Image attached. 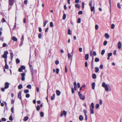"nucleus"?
Returning <instances> with one entry per match:
<instances>
[{
	"instance_id": "c9c22d12",
	"label": "nucleus",
	"mask_w": 122,
	"mask_h": 122,
	"mask_svg": "<svg viewBox=\"0 0 122 122\" xmlns=\"http://www.w3.org/2000/svg\"><path fill=\"white\" fill-rule=\"evenodd\" d=\"M10 54L11 58V59L12 60L13 57V56H14L13 54L12 53H10Z\"/></svg>"
},
{
	"instance_id": "aec40b11",
	"label": "nucleus",
	"mask_w": 122,
	"mask_h": 122,
	"mask_svg": "<svg viewBox=\"0 0 122 122\" xmlns=\"http://www.w3.org/2000/svg\"><path fill=\"white\" fill-rule=\"evenodd\" d=\"M28 117L27 116L25 117H24V121H26L28 119Z\"/></svg>"
},
{
	"instance_id": "c756f323",
	"label": "nucleus",
	"mask_w": 122,
	"mask_h": 122,
	"mask_svg": "<svg viewBox=\"0 0 122 122\" xmlns=\"http://www.w3.org/2000/svg\"><path fill=\"white\" fill-rule=\"evenodd\" d=\"M16 62L17 64H18L20 62V60L18 59H16Z\"/></svg>"
},
{
	"instance_id": "473e14b6",
	"label": "nucleus",
	"mask_w": 122,
	"mask_h": 122,
	"mask_svg": "<svg viewBox=\"0 0 122 122\" xmlns=\"http://www.w3.org/2000/svg\"><path fill=\"white\" fill-rule=\"evenodd\" d=\"M99 106V105L98 104H97L96 106V109H98V108Z\"/></svg>"
},
{
	"instance_id": "6e6552de",
	"label": "nucleus",
	"mask_w": 122,
	"mask_h": 122,
	"mask_svg": "<svg viewBox=\"0 0 122 122\" xmlns=\"http://www.w3.org/2000/svg\"><path fill=\"white\" fill-rule=\"evenodd\" d=\"M73 55V54H72V55H70V54H69V53H68V59H69L70 58V57H71V61L70 64V65H71V61H72V56Z\"/></svg>"
},
{
	"instance_id": "dca6fc26",
	"label": "nucleus",
	"mask_w": 122,
	"mask_h": 122,
	"mask_svg": "<svg viewBox=\"0 0 122 122\" xmlns=\"http://www.w3.org/2000/svg\"><path fill=\"white\" fill-rule=\"evenodd\" d=\"M95 72L96 73H97L98 72L99 70V68L98 67H95Z\"/></svg>"
},
{
	"instance_id": "de8ad7c7",
	"label": "nucleus",
	"mask_w": 122,
	"mask_h": 122,
	"mask_svg": "<svg viewBox=\"0 0 122 122\" xmlns=\"http://www.w3.org/2000/svg\"><path fill=\"white\" fill-rule=\"evenodd\" d=\"M83 13L82 12V11H79L78 12V14L79 15H81Z\"/></svg>"
},
{
	"instance_id": "2f4dec72",
	"label": "nucleus",
	"mask_w": 122,
	"mask_h": 122,
	"mask_svg": "<svg viewBox=\"0 0 122 122\" xmlns=\"http://www.w3.org/2000/svg\"><path fill=\"white\" fill-rule=\"evenodd\" d=\"M40 115L41 117H43L44 116V113L42 112H41L40 113Z\"/></svg>"
},
{
	"instance_id": "4be33fe9",
	"label": "nucleus",
	"mask_w": 122,
	"mask_h": 122,
	"mask_svg": "<svg viewBox=\"0 0 122 122\" xmlns=\"http://www.w3.org/2000/svg\"><path fill=\"white\" fill-rule=\"evenodd\" d=\"M92 0H91L89 2V6L90 7L92 6Z\"/></svg>"
},
{
	"instance_id": "e2e57ef3",
	"label": "nucleus",
	"mask_w": 122,
	"mask_h": 122,
	"mask_svg": "<svg viewBox=\"0 0 122 122\" xmlns=\"http://www.w3.org/2000/svg\"><path fill=\"white\" fill-rule=\"evenodd\" d=\"M100 68L101 69H102L103 68V66L102 65H101L100 66Z\"/></svg>"
},
{
	"instance_id": "72a5a7b5",
	"label": "nucleus",
	"mask_w": 122,
	"mask_h": 122,
	"mask_svg": "<svg viewBox=\"0 0 122 122\" xmlns=\"http://www.w3.org/2000/svg\"><path fill=\"white\" fill-rule=\"evenodd\" d=\"M75 6L77 8H79L80 7V5L79 4H76L75 5Z\"/></svg>"
},
{
	"instance_id": "f8f14e48",
	"label": "nucleus",
	"mask_w": 122,
	"mask_h": 122,
	"mask_svg": "<svg viewBox=\"0 0 122 122\" xmlns=\"http://www.w3.org/2000/svg\"><path fill=\"white\" fill-rule=\"evenodd\" d=\"M91 11H93L94 13H95V11L94 10V6L91 7Z\"/></svg>"
},
{
	"instance_id": "bb28decb",
	"label": "nucleus",
	"mask_w": 122,
	"mask_h": 122,
	"mask_svg": "<svg viewBox=\"0 0 122 122\" xmlns=\"http://www.w3.org/2000/svg\"><path fill=\"white\" fill-rule=\"evenodd\" d=\"M22 85L21 84H20L18 86V88L19 89H20L22 88Z\"/></svg>"
},
{
	"instance_id": "c85d7f7f",
	"label": "nucleus",
	"mask_w": 122,
	"mask_h": 122,
	"mask_svg": "<svg viewBox=\"0 0 122 122\" xmlns=\"http://www.w3.org/2000/svg\"><path fill=\"white\" fill-rule=\"evenodd\" d=\"M27 88H30V89H31V86L30 84L28 85L27 86Z\"/></svg>"
},
{
	"instance_id": "bf43d9fd",
	"label": "nucleus",
	"mask_w": 122,
	"mask_h": 122,
	"mask_svg": "<svg viewBox=\"0 0 122 122\" xmlns=\"http://www.w3.org/2000/svg\"><path fill=\"white\" fill-rule=\"evenodd\" d=\"M55 63L56 65H58L59 63V61H55Z\"/></svg>"
},
{
	"instance_id": "f03ea898",
	"label": "nucleus",
	"mask_w": 122,
	"mask_h": 122,
	"mask_svg": "<svg viewBox=\"0 0 122 122\" xmlns=\"http://www.w3.org/2000/svg\"><path fill=\"white\" fill-rule=\"evenodd\" d=\"M78 94L80 99L82 100H84L85 99L84 96L80 92H78Z\"/></svg>"
},
{
	"instance_id": "a18cd8bd",
	"label": "nucleus",
	"mask_w": 122,
	"mask_h": 122,
	"mask_svg": "<svg viewBox=\"0 0 122 122\" xmlns=\"http://www.w3.org/2000/svg\"><path fill=\"white\" fill-rule=\"evenodd\" d=\"M115 27V25L114 24H112L111 25V28L112 29H113Z\"/></svg>"
},
{
	"instance_id": "393cba45",
	"label": "nucleus",
	"mask_w": 122,
	"mask_h": 122,
	"mask_svg": "<svg viewBox=\"0 0 122 122\" xmlns=\"http://www.w3.org/2000/svg\"><path fill=\"white\" fill-rule=\"evenodd\" d=\"M68 34L71 35V31L70 29H68Z\"/></svg>"
},
{
	"instance_id": "680f3d73",
	"label": "nucleus",
	"mask_w": 122,
	"mask_h": 122,
	"mask_svg": "<svg viewBox=\"0 0 122 122\" xmlns=\"http://www.w3.org/2000/svg\"><path fill=\"white\" fill-rule=\"evenodd\" d=\"M82 8L83 9L84 7V2H83L82 3Z\"/></svg>"
},
{
	"instance_id": "3c124183",
	"label": "nucleus",
	"mask_w": 122,
	"mask_h": 122,
	"mask_svg": "<svg viewBox=\"0 0 122 122\" xmlns=\"http://www.w3.org/2000/svg\"><path fill=\"white\" fill-rule=\"evenodd\" d=\"M107 43V42L106 41H105L103 43V45L104 46L106 45Z\"/></svg>"
},
{
	"instance_id": "774afa93",
	"label": "nucleus",
	"mask_w": 122,
	"mask_h": 122,
	"mask_svg": "<svg viewBox=\"0 0 122 122\" xmlns=\"http://www.w3.org/2000/svg\"><path fill=\"white\" fill-rule=\"evenodd\" d=\"M39 32H41L42 31V29L40 27L39 28Z\"/></svg>"
},
{
	"instance_id": "a211bd4d",
	"label": "nucleus",
	"mask_w": 122,
	"mask_h": 122,
	"mask_svg": "<svg viewBox=\"0 0 122 122\" xmlns=\"http://www.w3.org/2000/svg\"><path fill=\"white\" fill-rule=\"evenodd\" d=\"M55 94H53V96H51V100H54L55 98Z\"/></svg>"
},
{
	"instance_id": "8fccbe9b",
	"label": "nucleus",
	"mask_w": 122,
	"mask_h": 122,
	"mask_svg": "<svg viewBox=\"0 0 122 122\" xmlns=\"http://www.w3.org/2000/svg\"><path fill=\"white\" fill-rule=\"evenodd\" d=\"M83 112L84 113L85 115H86V113H87V111L85 109H84L83 110Z\"/></svg>"
},
{
	"instance_id": "09e8293b",
	"label": "nucleus",
	"mask_w": 122,
	"mask_h": 122,
	"mask_svg": "<svg viewBox=\"0 0 122 122\" xmlns=\"http://www.w3.org/2000/svg\"><path fill=\"white\" fill-rule=\"evenodd\" d=\"M117 7L119 8H121V7H120V4L118 3L117 4Z\"/></svg>"
},
{
	"instance_id": "c03bdc74",
	"label": "nucleus",
	"mask_w": 122,
	"mask_h": 122,
	"mask_svg": "<svg viewBox=\"0 0 122 122\" xmlns=\"http://www.w3.org/2000/svg\"><path fill=\"white\" fill-rule=\"evenodd\" d=\"M81 19L80 18H79L78 20L77 23H80L81 22Z\"/></svg>"
},
{
	"instance_id": "4c0bfd02",
	"label": "nucleus",
	"mask_w": 122,
	"mask_h": 122,
	"mask_svg": "<svg viewBox=\"0 0 122 122\" xmlns=\"http://www.w3.org/2000/svg\"><path fill=\"white\" fill-rule=\"evenodd\" d=\"M21 68L22 70H25V66H21Z\"/></svg>"
},
{
	"instance_id": "9b49d317",
	"label": "nucleus",
	"mask_w": 122,
	"mask_h": 122,
	"mask_svg": "<svg viewBox=\"0 0 122 122\" xmlns=\"http://www.w3.org/2000/svg\"><path fill=\"white\" fill-rule=\"evenodd\" d=\"M118 48L119 49H121V43L120 42H119L118 44Z\"/></svg>"
},
{
	"instance_id": "ea45409f",
	"label": "nucleus",
	"mask_w": 122,
	"mask_h": 122,
	"mask_svg": "<svg viewBox=\"0 0 122 122\" xmlns=\"http://www.w3.org/2000/svg\"><path fill=\"white\" fill-rule=\"evenodd\" d=\"M105 52V50H102L101 54L102 55H103L104 54Z\"/></svg>"
},
{
	"instance_id": "6e6d98bb",
	"label": "nucleus",
	"mask_w": 122,
	"mask_h": 122,
	"mask_svg": "<svg viewBox=\"0 0 122 122\" xmlns=\"http://www.w3.org/2000/svg\"><path fill=\"white\" fill-rule=\"evenodd\" d=\"M1 120L2 121H6V119L4 118H2Z\"/></svg>"
},
{
	"instance_id": "0eeeda50",
	"label": "nucleus",
	"mask_w": 122,
	"mask_h": 122,
	"mask_svg": "<svg viewBox=\"0 0 122 122\" xmlns=\"http://www.w3.org/2000/svg\"><path fill=\"white\" fill-rule=\"evenodd\" d=\"M9 83L7 82H6L5 83V89H7L9 87Z\"/></svg>"
},
{
	"instance_id": "5fc2aeb1",
	"label": "nucleus",
	"mask_w": 122,
	"mask_h": 122,
	"mask_svg": "<svg viewBox=\"0 0 122 122\" xmlns=\"http://www.w3.org/2000/svg\"><path fill=\"white\" fill-rule=\"evenodd\" d=\"M30 96V95L28 94H26V97L27 98H28Z\"/></svg>"
},
{
	"instance_id": "7c9ffc66",
	"label": "nucleus",
	"mask_w": 122,
	"mask_h": 122,
	"mask_svg": "<svg viewBox=\"0 0 122 122\" xmlns=\"http://www.w3.org/2000/svg\"><path fill=\"white\" fill-rule=\"evenodd\" d=\"M40 109V107L39 106H38L36 107V110L37 111H38Z\"/></svg>"
},
{
	"instance_id": "0e129e2a",
	"label": "nucleus",
	"mask_w": 122,
	"mask_h": 122,
	"mask_svg": "<svg viewBox=\"0 0 122 122\" xmlns=\"http://www.w3.org/2000/svg\"><path fill=\"white\" fill-rule=\"evenodd\" d=\"M41 33H40L38 35V37L39 38H41Z\"/></svg>"
},
{
	"instance_id": "864d4df0",
	"label": "nucleus",
	"mask_w": 122,
	"mask_h": 122,
	"mask_svg": "<svg viewBox=\"0 0 122 122\" xmlns=\"http://www.w3.org/2000/svg\"><path fill=\"white\" fill-rule=\"evenodd\" d=\"M98 25H95V29L96 30H97L98 29Z\"/></svg>"
},
{
	"instance_id": "58836bf2",
	"label": "nucleus",
	"mask_w": 122,
	"mask_h": 122,
	"mask_svg": "<svg viewBox=\"0 0 122 122\" xmlns=\"http://www.w3.org/2000/svg\"><path fill=\"white\" fill-rule=\"evenodd\" d=\"M50 26L51 27H52L53 26V23L52 22H50Z\"/></svg>"
},
{
	"instance_id": "412c9836",
	"label": "nucleus",
	"mask_w": 122,
	"mask_h": 122,
	"mask_svg": "<svg viewBox=\"0 0 122 122\" xmlns=\"http://www.w3.org/2000/svg\"><path fill=\"white\" fill-rule=\"evenodd\" d=\"M92 78L93 79H95L96 78V76L95 74H93L92 75Z\"/></svg>"
},
{
	"instance_id": "6ab92c4d",
	"label": "nucleus",
	"mask_w": 122,
	"mask_h": 122,
	"mask_svg": "<svg viewBox=\"0 0 122 122\" xmlns=\"http://www.w3.org/2000/svg\"><path fill=\"white\" fill-rule=\"evenodd\" d=\"M92 108H94V105L93 103L92 102L90 106Z\"/></svg>"
},
{
	"instance_id": "b1692460",
	"label": "nucleus",
	"mask_w": 122,
	"mask_h": 122,
	"mask_svg": "<svg viewBox=\"0 0 122 122\" xmlns=\"http://www.w3.org/2000/svg\"><path fill=\"white\" fill-rule=\"evenodd\" d=\"M66 15L65 14H64L63 15V16L62 18V19L65 20L66 18Z\"/></svg>"
},
{
	"instance_id": "e433bc0d",
	"label": "nucleus",
	"mask_w": 122,
	"mask_h": 122,
	"mask_svg": "<svg viewBox=\"0 0 122 122\" xmlns=\"http://www.w3.org/2000/svg\"><path fill=\"white\" fill-rule=\"evenodd\" d=\"M24 92L25 93H26L29 92V91L27 90H25L24 91Z\"/></svg>"
},
{
	"instance_id": "cd10ccee",
	"label": "nucleus",
	"mask_w": 122,
	"mask_h": 122,
	"mask_svg": "<svg viewBox=\"0 0 122 122\" xmlns=\"http://www.w3.org/2000/svg\"><path fill=\"white\" fill-rule=\"evenodd\" d=\"M23 39H22L21 40V42H20V45H19V46H21L23 44Z\"/></svg>"
},
{
	"instance_id": "423d86ee",
	"label": "nucleus",
	"mask_w": 122,
	"mask_h": 122,
	"mask_svg": "<svg viewBox=\"0 0 122 122\" xmlns=\"http://www.w3.org/2000/svg\"><path fill=\"white\" fill-rule=\"evenodd\" d=\"M14 2V0H9V5L12 6L13 5Z\"/></svg>"
},
{
	"instance_id": "49530a36",
	"label": "nucleus",
	"mask_w": 122,
	"mask_h": 122,
	"mask_svg": "<svg viewBox=\"0 0 122 122\" xmlns=\"http://www.w3.org/2000/svg\"><path fill=\"white\" fill-rule=\"evenodd\" d=\"M5 21H6L5 19L4 18H3L2 20H1V22H5Z\"/></svg>"
},
{
	"instance_id": "a878e982",
	"label": "nucleus",
	"mask_w": 122,
	"mask_h": 122,
	"mask_svg": "<svg viewBox=\"0 0 122 122\" xmlns=\"http://www.w3.org/2000/svg\"><path fill=\"white\" fill-rule=\"evenodd\" d=\"M99 61V59L98 58H96L95 59V61L96 62Z\"/></svg>"
},
{
	"instance_id": "f3484780",
	"label": "nucleus",
	"mask_w": 122,
	"mask_h": 122,
	"mask_svg": "<svg viewBox=\"0 0 122 122\" xmlns=\"http://www.w3.org/2000/svg\"><path fill=\"white\" fill-rule=\"evenodd\" d=\"M83 119V117L82 115H80L79 117V119L81 121H82Z\"/></svg>"
},
{
	"instance_id": "2eb2a0df",
	"label": "nucleus",
	"mask_w": 122,
	"mask_h": 122,
	"mask_svg": "<svg viewBox=\"0 0 122 122\" xmlns=\"http://www.w3.org/2000/svg\"><path fill=\"white\" fill-rule=\"evenodd\" d=\"M89 57V54H86L85 56V59L86 60H88Z\"/></svg>"
},
{
	"instance_id": "39448f33",
	"label": "nucleus",
	"mask_w": 122,
	"mask_h": 122,
	"mask_svg": "<svg viewBox=\"0 0 122 122\" xmlns=\"http://www.w3.org/2000/svg\"><path fill=\"white\" fill-rule=\"evenodd\" d=\"M25 73H24L21 74V76L22 78L21 80L22 81H24L25 79Z\"/></svg>"
},
{
	"instance_id": "f704fd0d",
	"label": "nucleus",
	"mask_w": 122,
	"mask_h": 122,
	"mask_svg": "<svg viewBox=\"0 0 122 122\" xmlns=\"http://www.w3.org/2000/svg\"><path fill=\"white\" fill-rule=\"evenodd\" d=\"M62 113L64 116H66V112L64 110L63 111Z\"/></svg>"
},
{
	"instance_id": "338daca9",
	"label": "nucleus",
	"mask_w": 122,
	"mask_h": 122,
	"mask_svg": "<svg viewBox=\"0 0 122 122\" xmlns=\"http://www.w3.org/2000/svg\"><path fill=\"white\" fill-rule=\"evenodd\" d=\"M82 48H79V51L80 52H81L82 51Z\"/></svg>"
},
{
	"instance_id": "37998d69",
	"label": "nucleus",
	"mask_w": 122,
	"mask_h": 122,
	"mask_svg": "<svg viewBox=\"0 0 122 122\" xmlns=\"http://www.w3.org/2000/svg\"><path fill=\"white\" fill-rule=\"evenodd\" d=\"M112 55V53H108V57H110Z\"/></svg>"
},
{
	"instance_id": "f257e3e1",
	"label": "nucleus",
	"mask_w": 122,
	"mask_h": 122,
	"mask_svg": "<svg viewBox=\"0 0 122 122\" xmlns=\"http://www.w3.org/2000/svg\"><path fill=\"white\" fill-rule=\"evenodd\" d=\"M102 86L105 88L106 91H108L109 89L108 86L106 84L105 82H104L102 83Z\"/></svg>"
},
{
	"instance_id": "69168bd1",
	"label": "nucleus",
	"mask_w": 122,
	"mask_h": 122,
	"mask_svg": "<svg viewBox=\"0 0 122 122\" xmlns=\"http://www.w3.org/2000/svg\"><path fill=\"white\" fill-rule=\"evenodd\" d=\"M22 69L21 68V67L20 68H19V70H18L20 72H21L22 71Z\"/></svg>"
},
{
	"instance_id": "1a4fd4ad",
	"label": "nucleus",
	"mask_w": 122,
	"mask_h": 122,
	"mask_svg": "<svg viewBox=\"0 0 122 122\" xmlns=\"http://www.w3.org/2000/svg\"><path fill=\"white\" fill-rule=\"evenodd\" d=\"M21 92H20L18 93V97L21 100L22 99L21 97Z\"/></svg>"
},
{
	"instance_id": "ddd939ff",
	"label": "nucleus",
	"mask_w": 122,
	"mask_h": 122,
	"mask_svg": "<svg viewBox=\"0 0 122 122\" xmlns=\"http://www.w3.org/2000/svg\"><path fill=\"white\" fill-rule=\"evenodd\" d=\"M93 108H92L90 107V112L91 114H93L94 113V112L93 110Z\"/></svg>"
},
{
	"instance_id": "20e7f679",
	"label": "nucleus",
	"mask_w": 122,
	"mask_h": 122,
	"mask_svg": "<svg viewBox=\"0 0 122 122\" xmlns=\"http://www.w3.org/2000/svg\"><path fill=\"white\" fill-rule=\"evenodd\" d=\"M30 69L31 70V74L32 75V76H33V75L34 73L33 69L32 66L31 65H30Z\"/></svg>"
},
{
	"instance_id": "a19ab883",
	"label": "nucleus",
	"mask_w": 122,
	"mask_h": 122,
	"mask_svg": "<svg viewBox=\"0 0 122 122\" xmlns=\"http://www.w3.org/2000/svg\"><path fill=\"white\" fill-rule=\"evenodd\" d=\"M5 69H7L8 68V66L7 64H5Z\"/></svg>"
},
{
	"instance_id": "5701e85b",
	"label": "nucleus",
	"mask_w": 122,
	"mask_h": 122,
	"mask_svg": "<svg viewBox=\"0 0 122 122\" xmlns=\"http://www.w3.org/2000/svg\"><path fill=\"white\" fill-rule=\"evenodd\" d=\"M105 36L106 38H109V35L107 33H106Z\"/></svg>"
},
{
	"instance_id": "79ce46f5",
	"label": "nucleus",
	"mask_w": 122,
	"mask_h": 122,
	"mask_svg": "<svg viewBox=\"0 0 122 122\" xmlns=\"http://www.w3.org/2000/svg\"><path fill=\"white\" fill-rule=\"evenodd\" d=\"M59 69L58 68H57L56 69V72L57 74H58L59 73Z\"/></svg>"
},
{
	"instance_id": "9d476101",
	"label": "nucleus",
	"mask_w": 122,
	"mask_h": 122,
	"mask_svg": "<svg viewBox=\"0 0 122 122\" xmlns=\"http://www.w3.org/2000/svg\"><path fill=\"white\" fill-rule=\"evenodd\" d=\"M56 93L57 96H59L61 94V92L59 90H56Z\"/></svg>"
},
{
	"instance_id": "13d9d810",
	"label": "nucleus",
	"mask_w": 122,
	"mask_h": 122,
	"mask_svg": "<svg viewBox=\"0 0 122 122\" xmlns=\"http://www.w3.org/2000/svg\"><path fill=\"white\" fill-rule=\"evenodd\" d=\"M27 3V0H25V1L24 2V3L26 5Z\"/></svg>"
},
{
	"instance_id": "052dcab7",
	"label": "nucleus",
	"mask_w": 122,
	"mask_h": 122,
	"mask_svg": "<svg viewBox=\"0 0 122 122\" xmlns=\"http://www.w3.org/2000/svg\"><path fill=\"white\" fill-rule=\"evenodd\" d=\"M9 119L10 120L12 121V117L11 116H10L9 118Z\"/></svg>"
},
{
	"instance_id": "4d7b16f0",
	"label": "nucleus",
	"mask_w": 122,
	"mask_h": 122,
	"mask_svg": "<svg viewBox=\"0 0 122 122\" xmlns=\"http://www.w3.org/2000/svg\"><path fill=\"white\" fill-rule=\"evenodd\" d=\"M93 55L96 56L97 55V54L95 51H94L93 52Z\"/></svg>"
},
{
	"instance_id": "7ed1b4c3",
	"label": "nucleus",
	"mask_w": 122,
	"mask_h": 122,
	"mask_svg": "<svg viewBox=\"0 0 122 122\" xmlns=\"http://www.w3.org/2000/svg\"><path fill=\"white\" fill-rule=\"evenodd\" d=\"M8 54V51H6L4 52V54L3 55L2 57L3 58L6 59L7 58V55Z\"/></svg>"
},
{
	"instance_id": "603ef678",
	"label": "nucleus",
	"mask_w": 122,
	"mask_h": 122,
	"mask_svg": "<svg viewBox=\"0 0 122 122\" xmlns=\"http://www.w3.org/2000/svg\"><path fill=\"white\" fill-rule=\"evenodd\" d=\"M99 103L100 105H101L102 104V100L100 99L99 100Z\"/></svg>"
},
{
	"instance_id": "4468645a",
	"label": "nucleus",
	"mask_w": 122,
	"mask_h": 122,
	"mask_svg": "<svg viewBox=\"0 0 122 122\" xmlns=\"http://www.w3.org/2000/svg\"><path fill=\"white\" fill-rule=\"evenodd\" d=\"M92 89H94L95 86V83L94 82H93L92 84Z\"/></svg>"
}]
</instances>
